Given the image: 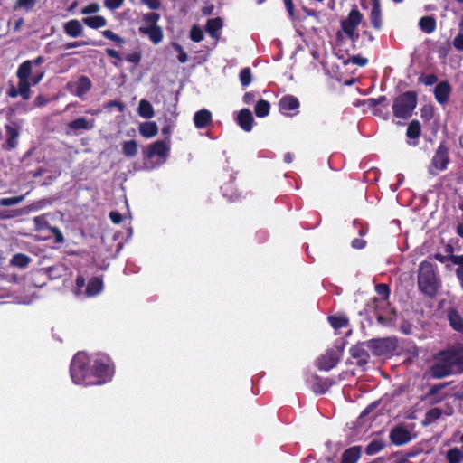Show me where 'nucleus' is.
Here are the masks:
<instances>
[{"label":"nucleus","instance_id":"e2e57ef3","mask_svg":"<svg viewBox=\"0 0 463 463\" xmlns=\"http://www.w3.org/2000/svg\"><path fill=\"white\" fill-rule=\"evenodd\" d=\"M117 108L120 112H122L124 110V105L123 103L119 102V101H117V100H112V101H109L106 105H105V108Z\"/></svg>","mask_w":463,"mask_h":463},{"label":"nucleus","instance_id":"6e6552de","mask_svg":"<svg viewBox=\"0 0 463 463\" xmlns=\"http://www.w3.org/2000/svg\"><path fill=\"white\" fill-rule=\"evenodd\" d=\"M449 164L448 149L444 145H439L433 156L429 166V173L431 175H437L444 171Z\"/></svg>","mask_w":463,"mask_h":463},{"label":"nucleus","instance_id":"0e129e2a","mask_svg":"<svg viewBox=\"0 0 463 463\" xmlns=\"http://www.w3.org/2000/svg\"><path fill=\"white\" fill-rule=\"evenodd\" d=\"M109 217L115 224H119L122 222V215L118 212H110Z\"/></svg>","mask_w":463,"mask_h":463},{"label":"nucleus","instance_id":"4c0bfd02","mask_svg":"<svg viewBox=\"0 0 463 463\" xmlns=\"http://www.w3.org/2000/svg\"><path fill=\"white\" fill-rule=\"evenodd\" d=\"M7 146L9 148H14L19 136L18 130L11 126L6 127Z\"/></svg>","mask_w":463,"mask_h":463},{"label":"nucleus","instance_id":"052dcab7","mask_svg":"<svg viewBox=\"0 0 463 463\" xmlns=\"http://www.w3.org/2000/svg\"><path fill=\"white\" fill-rule=\"evenodd\" d=\"M373 113L375 116L382 117L385 120H387L390 116L387 107H384V110H383L381 108H376L374 110H373Z\"/></svg>","mask_w":463,"mask_h":463},{"label":"nucleus","instance_id":"680f3d73","mask_svg":"<svg viewBox=\"0 0 463 463\" xmlns=\"http://www.w3.org/2000/svg\"><path fill=\"white\" fill-rule=\"evenodd\" d=\"M351 62L357 66H364L367 63V59L361 56H353L351 58Z\"/></svg>","mask_w":463,"mask_h":463},{"label":"nucleus","instance_id":"c85d7f7f","mask_svg":"<svg viewBox=\"0 0 463 463\" xmlns=\"http://www.w3.org/2000/svg\"><path fill=\"white\" fill-rule=\"evenodd\" d=\"M138 152V145L135 140H128L122 143V153L128 157H135Z\"/></svg>","mask_w":463,"mask_h":463},{"label":"nucleus","instance_id":"13d9d810","mask_svg":"<svg viewBox=\"0 0 463 463\" xmlns=\"http://www.w3.org/2000/svg\"><path fill=\"white\" fill-rule=\"evenodd\" d=\"M454 47L463 52V32L461 31L453 40Z\"/></svg>","mask_w":463,"mask_h":463},{"label":"nucleus","instance_id":"69168bd1","mask_svg":"<svg viewBox=\"0 0 463 463\" xmlns=\"http://www.w3.org/2000/svg\"><path fill=\"white\" fill-rule=\"evenodd\" d=\"M365 245H366V241L362 239H354L352 241V246L354 249L361 250V249H364L365 247Z\"/></svg>","mask_w":463,"mask_h":463},{"label":"nucleus","instance_id":"2eb2a0df","mask_svg":"<svg viewBox=\"0 0 463 463\" xmlns=\"http://www.w3.org/2000/svg\"><path fill=\"white\" fill-rule=\"evenodd\" d=\"M298 99L292 95H286L279 100V110L282 114L291 116V111L297 110L299 108Z\"/></svg>","mask_w":463,"mask_h":463},{"label":"nucleus","instance_id":"aec40b11","mask_svg":"<svg viewBox=\"0 0 463 463\" xmlns=\"http://www.w3.org/2000/svg\"><path fill=\"white\" fill-rule=\"evenodd\" d=\"M451 89L448 82L441 81L434 89V95L437 101L440 104L445 103L450 94Z\"/></svg>","mask_w":463,"mask_h":463},{"label":"nucleus","instance_id":"de8ad7c7","mask_svg":"<svg viewBox=\"0 0 463 463\" xmlns=\"http://www.w3.org/2000/svg\"><path fill=\"white\" fill-rule=\"evenodd\" d=\"M86 45H96V43L92 42V41H76V42H71V43H66L64 45V49L69 50L71 48H77V47H81V46H86Z\"/></svg>","mask_w":463,"mask_h":463},{"label":"nucleus","instance_id":"c756f323","mask_svg":"<svg viewBox=\"0 0 463 463\" xmlns=\"http://www.w3.org/2000/svg\"><path fill=\"white\" fill-rule=\"evenodd\" d=\"M446 459L448 460V463H462L463 450L457 447L449 449L446 452Z\"/></svg>","mask_w":463,"mask_h":463},{"label":"nucleus","instance_id":"9d476101","mask_svg":"<svg viewBox=\"0 0 463 463\" xmlns=\"http://www.w3.org/2000/svg\"><path fill=\"white\" fill-rule=\"evenodd\" d=\"M95 127V119H87L80 117L67 125L66 134L68 136H78L84 131L92 129Z\"/></svg>","mask_w":463,"mask_h":463},{"label":"nucleus","instance_id":"473e14b6","mask_svg":"<svg viewBox=\"0 0 463 463\" xmlns=\"http://www.w3.org/2000/svg\"><path fill=\"white\" fill-rule=\"evenodd\" d=\"M449 320L450 326L457 331L463 332V319L455 310L449 312Z\"/></svg>","mask_w":463,"mask_h":463},{"label":"nucleus","instance_id":"39448f33","mask_svg":"<svg viewBox=\"0 0 463 463\" xmlns=\"http://www.w3.org/2000/svg\"><path fill=\"white\" fill-rule=\"evenodd\" d=\"M44 72L40 71L33 75V61H25L18 67L16 76L22 89V93L26 94L27 89L37 85L43 78Z\"/></svg>","mask_w":463,"mask_h":463},{"label":"nucleus","instance_id":"f3484780","mask_svg":"<svg viewBox=\"0 0 463 463\" xmlns=\"http://www.w3.org/2000/svg\"><path fill=\"white\" fill-rule=\"evenodd\" d=\"M63 30L68 36L72 38L81 36L84 31L82 24L77 19H72L66 22L63 24Z\"/></svg>","mask_w":463,"mask_h":463},{"label":"nucleus","instance_id":"4468645a","mask_svg":"<svg viewBox=\"0 0 463 463\" xmlns=\"http://www.w3.org/2000/svg\"><path fill=\"white\" fill-rule=\"evenodd\" d=\"M366 347L375 355H383L390 351L389 340L385 338L366 341Z\"/></svg>","mask_w":463,"mask_h":463},{"label":"nucleus","instance_id":"f257e3e1","mask_svg":"<svg viewBox=\"0 0 463 463\" xmlns=\"http://www.w3.org/2000/svg\"><path fill=\"white\" fill-rule=\"evenodd\" d=\"M71 377L75 384L104 383V380L91 379V358L85 353L74 355L71 364Z\"/></svg>","mask_w":463,"mask_h":463},{"label":"nucleus","instance_id":"49530a36","mask_svg":"<svg viewBox=\"0 0 463 463\" xmlns=\"http://www.w3.org/2000/svg\"><path fill=\"white\" fill-rule=\"evenodd\" d=\"M190 38L195 43H200L203 40V33L200 27L194 25L190 31Z\"/></svg>","mask_w":463,"mask_h":463},{"label":"nucleus","instance_id":"7ed1b4c3","mask_svg":"<svg viewBox=\"0 0 463 463\" xmlns=\"http://www.w3.org/2000/svg\"><path fill=\"white\" fill-rule=\"evenodd\" d=\"M458 356L453 352H441L435 356L434 364L430 369L433 378L440 379L456 372Z\"/></svg>","mask_w":463,"mask_h":463},{"label":"nucleus","instance_id":"5fc2aeb1","mask_svg":"<svg viewBox=\"0 0 463 463\" xmlns=\"http://www.w3.org/2000/svg\"><path fill=\"white\" fill-rule=\"evenodd\" d=\"M377 293L383 298V299H387L390 294V289L385 284H378L376 286Z\"/></svg>","mask_w":463,"mask_h":463},{"label":"nucleus","instance_id":"72a5a7b5","mask_svg":"<svg viewBox=\"0 0 463 463\" xmlns=\"http://www.w3.org/2000/svg\"><path fill=\"white\" fill-rule=\"evenodd\" d=\"M270 109V105L267 100L260 99L259 100L254 108V112L257 117L264 118L269 115Z\"/></svg>","mask_w":463,"mask_h":463},{"label":"nucleus","instance_id":"4d7b16f0","mask_svg":"<svg viewBox=\"0 0 463 463\" xmlns=\"http://www.w3.org/2000/svg\"><path fill=\"white\" fill-rule=\"evenodd\" d=\"M151 10H158L161 7V0H141Z\"/></svg>","mask_w":463,"mask_h":463},{"label":"nucleus","instance_id":"5701e85b","mask_svg":"<svg viewBox=\"0 0 463 463\" xmlns=\"http://www.w3.org/2000/svg\"><path fill=\"white\" fill-rule=\"evenodd\" d=\"M361 457V449L358 446H354L347 449L342 455L340 463H356Z\"/></svg>","mask_w":463,"mask_h":463},{"label":"nucleus","instance_id":"cd10ccee","mask_svg":"<svg viewBox=\"0 0 463 463\" xmlns=\"http://www.w3.org/2000/svg\"><path fill=\"white\" fill-rule=\"evenodd\" d=\"M449 260L457 265L456 276L459 281L461 288H463V255H450Z\"/></svg>","mask_w":463,"mask_h":463},{"label":"nucleus","instance_id":"bb28decb","mask_svg":"<svg viewBox=\"0 0 463 463\" xmlns=\"http://www.w3.org/2000/svg\"><path fill=\"white\" fill-rule=\"evenodd\" d=\"M420 30L426 33H431L436 30V21L432 16H423L419 21Z\"/></svg>","mask_w":463,"mask_h":463},{"label":"nucleus","instance_id":"8fccbe9b","mask_svg":"<svg viewBox=\"0 0 463 463\" xmlns=\"http://www.w3.org/2000/svg\"><path fill=\"white\" fill-rule=\"evenodd\" d=\"M101 33L105 38L111 40L118 44H122L124 43L123 39L120 36L115 34L110 30H104L101 32Z\"/></svg>","mask_w":463,"mask_h":463},{"label":"nucleus","instance_id":"774afa93","mask_svg":"<svg viewBox=\"0 0 463 463\" xmlns=\"http://www.w3.org/2000/svg\"><path fill=\"white\" fill-rule=\"evenodd\" d=\"M106 52L107 54L111 57V58H114V59H117L119 61H121V56L119 54V52L114 49H107L106 50Z\"/></svg>","mask_w":463,"mask_h":463},{"label":"nucleus","instance_id":"ea45409f","mask_svg":"<svg viewBox=\"0 0 463 463\" xmlns=\"http://www.w3.org/2000/svg\"><path fill=\"white\" fill-rule=\"evenodd\" d=\"M7 94L11 98H15V97L20 95L24 100L29 99L30 97H31V95H30L31 94L30 89H27L26 94H23L22 93V89L20 87V83L19 82L17 83V87L14 86V85H11L10 88L8 89V90H7Z\"/></svg>","mask_w":463,"mask_h":463},{"label":"nucleus","instance_id":"6e6d98bb","mask_svg":"<svg viewBox=\"0 0 463 463\" xmlns=\"http://www.w3.org/2000/svg\"><path fill=\"white\" fill-rule=\"evenodd\" d=\"M394 320V313L392 312L391 316H388L385 317L384 316L381 314H377V321L384 326L391 325Z\"/></svg>","mask_w":463,"mask_h":463},{"label":"nucleus","instance_id":"0eeeda50","mask_svg":"<svg viewBox=\"0 0 463 463\" xmlns=\"http://www.w3.org/2000/svg\"><path fill=\"white\" fill-rule=\"evenodd\" d=\"M109 359L107 356H98L91 359V379L104 380L106 383L112 375Z\"/></svg>","mask_w":463,"mask_h":463},{"label":"nucleus","instance_id":"b1692460","mask_svg":"<svg viewBox=\"0 0 463 463\" xmlns=\"http://www.w3.org/2000/svg\"><path fill=\"white\" fill-rule=\"evenodd\" d=\"M102 288H103V283H102L101 279H99V278H92L88 282V285H87V288L85 290V295L87 297L96 296L101 292Z\"/></svg>","mask_w":463,"mask_h":463},{"label":"nucleus","instance_id":"9b49d317","mask_svg":"<svg viewBox=\"0 0 463 463\" xmlns=\"http://www.w3.org/2000/svg\"><path fill=\"white\" fill-rule=\"evenodd\" d=\"M170 150L169 144L165 141H156L153 143L147 153L149 158L158 157L161 162L165 161Z\"/></svg>","mask_w":463,"mask_h":463},{"label":"nucleus","instance_id":"864d4df0","mask_svg":"<svg viewBox=\"0 0 463 463\" xmlns=\"http://www.w3.org/2000/svg\"><path fill=\"white\" fill-rule=\"evenodd\" d=\"M124 0H105L104 5L109 10H115L119 8Z\"/></svg>","mask_w":463,"mask_h":463},{"label":"nucleus","instance_id":"dca6fc26","mask_svg":"<svg viewBox=\"0 0 463 463\" xmlns=\"http://www.w3.org/2000/svg\"><path fill=\"white\" fill-rule=\"evenodd\" d=\"M369 19L374 29L380 30L382 28V9L380 0H372V9Z\"/></svg>","mask_w":463,"mask_h":463},{"label":"nucleus","instance_id":"a211bd4d","mask_svg":"<svg viewBox=\"0 0 463 463\" xmlns=\"http://www.w3.org/2000/svg\"><path fill=\"white\" fill-rule=\"evenodd\" d=\"M141 34L146 35L154 44H158L163 40V31L160 26L139 27Z\"/></svg>","mask_w":463,"mask_h":463},{"label":"nucleus","instance_id":"a878e982","mask_svg":"<svg viewBox=\"0 0 463 463\" xmlns=\"http://www.w3.org/2000/svg\"><path fill=\"white\" fill-rule=\"evenodd\" d=\"M82 23L92 29H99L107 25V20L100 15L85 17L82 19Z\"/></svg>","mask_w":463,"mask_h":463},{"label":"nucleus","instance_id":"393cba45","mask_svg":"<svg viewBox=\"0 0 463 463\" xmlns=\"http://www.w3.org/2000/svg\"><path fill=\"white\" fill-rule=\"evenodd\" d=\"M137 113L141 118L146 119H150L155 115L153 106L146 99H141L139 101Z\"/></svg>","mask_w":463,"mask_h":463},{"label":"nucleus","instance_id":"3c124183","mask_svg":"<svg viewBox=\"0 0 463 463\" xmlns=\"http://www.w3.org/2000/svg\"><path fill=\"white\" fill-rule=\"evenodd\" d=\"M173 47L178 52V61L181 63H185L188 60L187 54L183 50L182 46L178 43H174Z\"/></svg>","mask_w":463,"mask_h":463},{"label":"nucleus","instance_id":"a19ab883","mask_svg":"<svg viewBox=\"0 0 463 463\" xmlns=\"http://www.w3.org/2000/svg\"><path fill=\"white\" fill-rule=\"evenodd\" d=\"M30 260V257L24 254L18 253L13 256L10 262L13 266L25 268L29 264Z\"/></svg>","mask_w":463,"mask_h":463},{"label":"nucleus","instance_id":"37998d69","mask_svg":"<svg viewBox=\"0 0 463 463\" xmlns=\"http://www.w3.org/2000/svg\"><path fill=\"white\" fill-rule=\"evenodd\" d=\"M240 81L243 87H247L250 84L252 80L251 70L249 67L243 68L240 71Z\"/></svg>","mask_w":463,"mask_h":463},{"label":"nucleus","instance_id":"e433bc0d","mask_svg":"<svg viewBox=\"0 0 463 463\" xmlns=\"http://www.w3.org/2000/svg\"><path fill=\"white\" fill-rule=\"evenodd\" d=\"M442 415V411L439 408H432L429 410L423 420L424 425H429L436 421Z\"/></svg>","mask_w":463,"mask_h":463},{"label":"nucleus","instance_id":"603ef678","mask_svg":"<svg viewBox=\"0 0 463 463\" xmlns=\"http://www.w3.org/2000/svg\"><path fill=\"white\" fill-rule=\"evenodd\" d=\"M76 288H75V295L80 296L81 295V289L85 286V279L81 275H78L76 278Z\"/></svg>","mask_w":463,"mask_h":463},{"label":"nucleus","instance_id":"338daca9","mask_svg":"<svg viewBox=\"0 0 463 463\" xmlns=\"http://www.w3.org/2000/svg\"><path fill=\"white\" fill-rule=\"evenodd\" d=\"M285 7L291 17L294 16V5L292 0H284Z\"/></svg>","mask_w":463,"mask_h":463},{"label":"nucleus","instance_id":"c9c22d12","mask_svg":"<svg viewBox=\"0 0 463 463\" xmlns=\"http://www.w3.org/2000/svg\"><path fill=\"white\" fill-rule=\"evenodd\" d=\"M160 19V15L156 13H148L143 15L142 23L140 27H153L158 26L157 22Z\"/></svg>","mask_w":463,"mask_h":463},{"label":"nucleus","instance_id":"f8f14e48","mask_svg":"<svg viewBox=\"0 0 463 463\" xmlns=\"http://www.w3.org/2000/svg\"><path fill=\"white\" fill-rule=\"evenodd\" d=\"M390 439L396 446L404 445L411 440V433L402 426L393 428L390 432Z\"/></svg>","mask_w":463,"mask_h":463},{"label":"nucleus","instance_id":"79ce46f5","mask_svg":"<svg viewBox=\"0 0 463 463\" xmlns=\"http://www.w3.org/2000/svg\"><path fill=\"white\" fill-rule=\"evenodd\" d=\"M328 320L330 325L335 329L345 327L348 324V319L344 316L329 317Z\"/></svg>","mask_w":463,"mask_h":463},{"label":"nucleus","instance_id":"09e8293b","mask_svg":"<svg viewBox=\"0 0 463 463\" xmlns=\"http://www.w3.org/2000/svg\"><path fill=\"white\" fill-rule=\"evenodd\" d=\"M100 10V6L97 3H91L81 9L82 14H97Z\"/></svg>","mask_w":463,"mask_h":463},{"label":"nucleus","instance_id":"1a4fd4ad","mask_svg":"<svg viewBox=\"0 0 463 463\" xmlns=\"http://www.w3.org/2000/svg\"><path fill=\"white\" fill-rule=\"evenodd\" d=\"M343 350L338 346H335L321 355L317 361V366L323 371H329L334 368L342 356Z\"/></svg>","mask_w":463,"mask_h":463},{"label":"nucleus","instance_id":"4be33fe9","mask_svg":"<svg viewBox=\"0 0 463 463\" xmlns=\"http://www.w3.org/2000/svg\"><path fill=\"white\" fill-rule=\"evenodd\" d=\"M139 133L146 138H151L157 135L158 127L156 122L146 121L139 125Z\"/></svg>","mask_w":463,"mask_h":463},{"label":"nucleus","instance_id":"412c9836","mask_svg":"<svg viewBox=\"0 0 463 463\" xmlns=\"http://www.w3.org/2000/svg\"><path fill=\"white\" fill-rule=\"evenodd\" d=\"M212 121V113L207 109H201L194 116V123L197 128H205Z\"/></svg>","mask_w":463,"mask_h":463},{"label":"nucleus","instance_id":"58836bf2","mask_svg":"<svg viewBox=\"0 0 463 463\" xmlns=\"http://www.w3.org/2000/svg\"><path fill=\"white\" fill-rule=\"evenodd\" d=\"M91 87L90 80L87 77H80L77 82L76 93L78 96L85 94Z\"/></svg>","mask_w":463,"mask_h":463},{"label":"nucleus","instance_id":"c03bdc74","mask_svg":"<svg viewBox=\"0 0 463 463\" xmlns=\"http://www.w3.org/2000/svg\"><path fill=\"white\" fill-rule=\"evenodd\" d=\"M25 198V195H19L15 197L9 198H1L0 205L1 206H12L22 203Z\"/></svg>","mask_w":463,"mask_h":463},{"label":"nucleus","instance_id":"bf43d9fd","mask_svg":"<svg viewBox=\"0 0 463 463\" xmlns=\"http://www.w3.org/2000/svg\"><path fill=\"white\" fill-rule=\"evenodd\" d=\"M126 60L133 64H138L141 61V54L137 52L127 55Z\"/></svg>","mask_w":463,"mask_h":463},{"label":"nucleus","instance_id":"7c9ffc66","mask_svg":"<svg viewBox=\"0 0 463 463\" xmlns=\"http://www.w3.org/2000/svg\"><path fill=\"white\" fill-rule=\"evenodd\" d=\"M421 134L420 123L418 120H412L406 131V136L410 139H418Z\"/></svg>","mask_w":463,"mask_h":463},{"label":"nucleus","instance_id":"423d86ee","mask_svg":"<svg viewBox=\"0 0 463 463\" xmlns=\"http://www.w3.org/2000/svg\"><path fill=\"white\" fill-rule=\"evenodd\" d=\"M363 15L360 11L354 8L348 14L346 19L341 21L342 32L352 41L355 43L359 34L356 33L358 25L361 24Z\"/></svg>","mask_w":463,"mask_h":463},{"label":"nucleus","instance_id":"ddd939ff","mask_svg":"<svg viewBox=\"0 0 463 463\" xmlns=\"http://www.w3.org/2000/svg\"><path fill=\"white\" fill-rule=\"evenodd\" d=\"M366 347V342L358 343L350 348V354L353 358L357 360V364L363 366L369 360V354Z\"/></svg>","mask_w":463,"mask_h":463},{"label":"nucleus","instance_id":"2f4dec72","mask_svg":"<svg viewBox=\"0 0 463 463\" xmlns=\"http://www.w3.org/2000/svg\"><path fill=\"white\" fill-rule=\"evenodd\" d=\"M222 27L221 18L209 19L206 24L207 33L213 38L217 37L218 31Z\"/></svg>","mask_w":463,"mask_h":463},{"label":"nucleus","instance_id":"f704fd0d","mask_svg":"<svg viewBox=\"0 0 463 463\" xmlns=\"http://www.w3.org/2000/svg\"><path fill=\"white\" fill-rule=\"evenodd\" d=\"M385 447V443L379 439H373L366 447L365 452L368 455H374Z\"/></svg>","mask_w":463,"mask_h":463},{"label":"nucleus","instance_id":"f03ea898","mask_svg":"<svg viewBox=\"0 0 463 463\" xmlns=\"http://www.w3.org/2000/svg\"><path fill=\"white\" fill-rule=\"evenodd\" d=\"M440 287V280L437 276L435 266L429 261H422L419 265L418 288L419 290L428 296L434 297Z\"/></svg>","mask_w":463,"mask_h":463},{"label":"nucleus","instance_id":"a18cd8bd","mask_svg":"<svg viewBox=\"0 0 463 463\" xmlns=\"http://www.w3.org/2000/svg\"><path fill=\"white\" fill-rule=\"evenodd\" d=\"M39 0H17L14 5V9H24L29 11L36 5Z\"/></svg>","mask_w":463,"mask_h":463},{"label":"nucleus","instance_id":"6ab92c4d","mask_svg":"<svg viewBox=\"0 0 463 463\" xmlns=\"http://www.w3.org/2000/svg\"><path fill=\"white\" fill-rule=\"evenodd\" d=\"M254 118L252 117V114L250 109H242L237 117V122L240 125V127L249 132L252 128Z\"/></svg>","mask_w":463,"mask_h":463},{"label":"nucleus","instance_id":"20e7f679","mask_svg":"<svg viewBox=\"0 0 463 463\" xmlns=\"http://www.w3.org/2000/svg\"><path fill=\"white\" fill-rule=\"evenodd\" d=\"M417 105V95L412 91H407L399 95L392 104V112L395 118L407 119L412 115Z\"/></svg>","mask_w":463,"mask_h":463}]
</instances>
